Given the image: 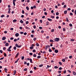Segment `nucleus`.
Instances as JSON below:
<instances>
[{
    "label": "nucleus",
    "instance_id": "44",
    "mask_svg": "<svg viewBox=\"0 0 76 76\" xmlns=\"http://www.w3.org/2000/svg\"><path fill=\"white\" fill-rule=\"evenodd\" d=\"M24 64H27V63H26V62L25 61L24 63Z\"/></svg>",
    "mask_w": 76,
    "mask_h": 76
},
{
    "label": "nucleus",
    "instance_id": "40",
    "mask_svg": "<svg viewBox=\"0 0 76 76\" xmlns=\"http://www.w3.org/2000/svg\"><path fill=\"white\" fill-rule=\"evenodd\" d=\"M26 24H28L29 23V22L28 21H27L26 22Z\"/></svg>",
    "mask_w": 76,
    "mask_h": 76
},
{
    "label": "nucleus",
    "instance_id": "57",
    "mask_svg": "<svg viewBox=\"0 0 76 76\" xmlns=\"http://www.w3.org/2000/svg\"><path fill=\"white\" fill-rule=\"evenodd\" d=\"M68 10H71V9L70 8H68L67 9Z\"/></svg>",
    "mask_w": 76,
    "mask_h": 76
},
{
    "label": "nucleus",
    "instance_id": "19",
    "mask_svg": "<svg viewBox=\"0 0 76 76\" xmlns=\"http://www.w3.org/2000/svg\"><path fill=\"white\" fill-rule=\"evenodd\" d=\"M25 28H26V29H29V27H28L26 26L25 27Z\"/></svg>",
    "mask_w": 76,
    "mask_h": 76
},
{
    "label": "nucleus",
    "instance_id": "52",
    "mask_svg": "<svg viewBox=\"0 0 76 76\" xmlns=\"http://www.w3.org/2000/svg\"><path fill=\"white\" fill-rule=\"evenodd\" d=\"M34 70H36L37 69V67H34Z\"/></svg>",
    "mask_w": 76,
    "mask_h": 76
},
{
    "label": "nucleus",
    "instance_id": "26",
    "mask_svg": "<svg viewBox=\"0 0 76 76\" xmlns=\"http://www.w3.org/2000/svg\"><path fill=\"white\" fill-rule=\"evenodd\" d=\"M54 68L55 69H58V66H54Z\"/></svg>",
    "mask_w": 76,
    "mask_h": 76
},
{
    "label": "nucleus",
    "instance_id": "55",
    "mask_svg": "<svg viewBox=\"0 0 76 76\" xmlns=\"http://www.w3.org/2000/svg\"><path fill=\"white\" fill-rule=\"evenodd\" d=\"M33 28H34V29H35L36 28V26H33Z\"/></svg>",
    "mask_w": 76,
    "mask_h": 76
},
{
    "label": "nucleus",
    "instance_id": "63",
    "mask_svg": "<svg viewBox=\"0 0 76 76\" xmlns=\"http://www.w3.org/2000/svg\"><path fill=\"white\" fill-rule=\"evenodd\" d=\"M43 10L44 11H46V9L45 8H44L43 9Z\"/></svg>",
    "mask_w": 76,
    "mask_h": 76
},
{
    "label": "nucleus",
    "instance_id": "30",
    "mask_svg": "<svg viewBox=\"0 0 76 76\" xmlns=\"http://www.w3.org/2000/svg\"><path fill=\"white\" fill-rule=\"evenodd\" d=\"M48 20H49V21H51L52 20L50 18H48Z\"/></svg>",
    "mask_w": 76,
    "mask_h": 76
},
{
    "label": "nucleus",
    "instance_id": "4",
    "mask_svg": "<svg viewBox=\"0 0 76 76\" xmlns=\"http://www.w3.org/2000/svg\"><path fill=\"white\" fill-rule=\"evenodd\" d=\"M19 60V58H18L17 60L15 62V63H16Z\"/></svg>",
    "mask_w": 76,
    "mask_h": 76
},
{
    "label": "nucleus",
    "instance_id": "2",
    "mask_svg": "<svg viewBox=\"0 0 76 76\" xmlns=\"http://www.w3.org/2000/svg\"><path fill=\"white\" fill-rule=\"evenodd\" d=\"M55 53H58V50L57 49L55 50Z\"/></svg>",
    "mask_w": 76,
    "mask_h": 76
},
{
    "label": "nucleus",
    "instance_id": "1",
    "mask_svg": "<svg viewBox=\"0 0 76 76\" xmlns=\"http://www.w3.org/2000/svg\"><path fill=\"white\" fill-rule=\"evenodd\" d=\"M59 40H60L59 38H56L54 40L55 41H58Z\"/></svg>",
    "mask_w": 76,
    "mask_h": 76
},
{
    "label": "nucleus",
    "instance_id": "58",
    "mask_svg": "<svg viewBox=\"0 0 76 76\" xmlns=\"http://www.w3.org/2000/svg\"><path fill=\"white\" fill-rule=\"evenodd\" d=\"M0 52L1 53H3V51L2 50H0Z\"/></svg>",
    "mask_w": 76,
    "mask_h": 76
},
{
    "label": "nucleus",
    "instance_id": "14",
    "mask_svg": "<svg viewBox=\"0 0 76 76\" xmlns=\"http://www.w3.org/2000/svg\"><path fill=\"white\" fill-rule=\"evenodd\" d=\"M33 57H37V55L35 54H34L33 55Z\"/></svg>",
    "mask_w": 76,
    "mask_h": 76
},
{
    "label": "nucleus",
    "instance_id": "17",
    "mask_svg": "<svg viewBox=\"0 0 76 76\" xmlns=\"http://www.w3.org/2000/svg\"><path fill=\"white\" fill-rule=\"evenodd\" d=\"M49 52H52V50H51L50 48H49Z\"/></svg>",
    "mask_w": 76,
    "mask_h": 76
},
{
    "label": "nucleus",
    "instance_id": "59",
    "mask_svg": "<svg viewBox=\"0 0 76 76\" xmlns=\"http://www.w3.org/2000/svg\"><path fill=\"white\" fill-rule=\"evenodd\" d=\"M27 66H29V63H27Z\"/></svg>",
    "mask_w": 76,
    "mask_h": 76
},
{
    "label": "nucleus",
    "instance_id": "51",
    "mask_svg": "<svg viewBox=\"0 0 76 76\" xmlns=\"http://www.w3.org/2000/svg\"><path fill=\"white\" fill-rule=\"evenodd\" d=\"M14 39V38L13 37H11L10 38V39H11V40H12V39Z\"/></svg>",
    "mask_w": 76,
    "mask_h": 76
},
{
    "label": "nucleus",
    "instance_id": "25",
    "mask_svg": "<svg viewBox=\"0 0 76 76\" xmlns=\"http://www.w3.org/2000/svg\"><path fill=\"white\" fill-rule=\"evenodd\" d=\"M70 41H75V39H70Z\"/></svg>",
    "mask_w": 76,
    "mask_h": 76
},
{
    "label": "nucleus",
    "instance_id": "24",
    "mask_svg": "<svg viewBox=\"0 0 76 76\" xmlns=\"http://www.w3.org/2000/svg\"><path fill=\"white\" fill-rule=\"evenodd\" d=\"M17 21V20H13V22H16Z\"/></svg>",
    "mask_w": 76,
    "mask_h": 76
},
{
    "label": "nucleus",
    "instance_id": "32",
    "mask_svg": "<svg viewBox=\"0 0 76 76\" xmlns=\"http://www.w3.org/2000/svg\"><path fill=\"white\" fill-rule=\"evenodd\" d=\"M50 42H54V41H53V40L52 39L50 40Z\"/></svg>",
    "mask_w": 76,
    "mask_h": 76
},
{
    "label": "nucleus",
    "instance_id": "11",
    "mask_svg": "<svg viewBox=\"0 0 76 76\" xmlns=\"http://www.w3.org/2000/svg\"><path fill=\"white\" fill-rule=\"evenodd\" d=\"M73 75H76V73L75 72V71H73Z\"/></svg>",
    "mask_w": 76,
    "mask_h": 76
},
{
    "label": "nucleus",
    "instance_id": "48",
    "mask_svg": "<svg viewBox=\"0 0 76 76\" xmlns=\"http://www.w3.org/2000/svg\"><path fill=\"white\" fill-rule=\"evenodd\" d=\"M22 46V45H18V48H20Z\"/></svg>",
    "mask_w": 76,
    "mask_h": 76
},
{
    "label": "nucleus",
    "instance_id": "33",
    "mask_svg": "<svg viewBox=\"0 0 76 76\" xmlns=\"http://www.w3.org/2000/svg\"><path fill=\"white\" fill-rule=\"evenodd\" d=\"M61 73V71H58V73L60 74V73Z\"/></svg>",
    "mask_w": 76,
    "mask_h": 76
},
{
    "label": "nucleus",
    "instance_id": "13",
    "mask_svg": "<svg viewBox=\"0 0 76 76\" xmlns=\"http://www.w3.org/2000/svg\"><path fill=\"white\" fill-rule=\"evenodd\" d=\"M4 57H6V56H7V55L6 53H4Z\"/></svg>",
    "mask_w": 76,
    "mask_h": 76
},
{
    "label": "nucleus",
    "instance_id": "47",
    "mask_svg": "<svg viewBox=\"0 0 76 76\" xmlns=\"http://www.w3.org/2000/svg\"><path fill=\"white\" fill-rule=\"evenodd\" d=\"M35 51H35V50H33V53H35Z\"/></svg>",
    "mask_w": 76,
    "mask_h": 76
},
{
    "label": "nucleus",
    "instance_id": "42",
    "mask_svg": "<svg viewBox=\"0 0 76 76\" xmlns=\"http://www.w3.org/2000/svg\"><path fill=\"white\" fill-rule=\"evenodd\" d=\"M30 73H33V71H30Z\"/></svg>",
    "mask_w": 76,
    "mask_h": 76
},
{
    "label": "nucleus",
    "instance_id": "6",
    "mask_svg": "<svg viewBox=\"0 0 76 76\" xmlns=\"http://www.w3.org/2000/svg\"><path fill=\"white\" fill-rule=\"evenodd\" d=\"M19 34L18 33H16L15 34V36L17 37H18V36H19Z\"/></svg>",
    "mask_w": 76,
    "mask_h": 76
},
{
    "label": "nucleus",
    "instance_id": "41",
    "mask_svg": "<svg viewBox=\"0 0 76 76\" xmlns=\"http://www.w3.org/2000/svg\"><path fill=\"white\" fill-rule=\"evenodd\" d=\"M69 58H72V56H69Z\"/></svg>",
    "mask_w": 76,
    "mask_h": 76
},
{
    "label": "nucleus",
    "instance_id": "16",
    "mask_svg": "<svg viewBox=\"0 0 76 76\" xmlns=\"http://www.w3.org/2000/svg\"><path fill=\"white\" fill-rule=\"evenodd\" d=\"M26 9L27 10H28L29 9V7L28 6H27L26 7Z\"/></svg>",
    "mask_w": 76,
    "mask_h": 76
},
{
    "label": "nucleus",
    "instance_id": "43",
    "mask_svg": "<svg viewBox=\"0 0 76 76\" xmlns=\"http://www.w3.org/2000/svg\"><path fill=\"white\" fill-rule=\"evenodd\" d=\"M15 46L17 47H18V45L17 44H16L15 45Z\"/></svg>",
    "mask_w": 76,
    "mask_h": 76
},
{
    "label": "nucleus",
    "instance_id": "64",
    "mask_svg": "<svg viewBox=\"0 0 76 76\" xmlns=\"http://www.w3.org/2000/svg\"><path fill=\"white\" fill-rule=\"evenodd\" d=\"M74 13H75V15H76V10H75Z\"/></svg>",
    "mask_w": 76,
    "mask_h": 76
},
{
    "label": "nucleus",
    "instance_id": "10",
    "mask_svg": "<svg viewBox=\"0 0 76 76\" xmlns=\"http://www.w3.org/2000/svg\"><path fill=\"white\" fill-rule=\"evenodd\" d=\"M43 66V64H42L40 65L39 66V67H42Z\"/></svg>",
    "mask_w": 76,
    "mask_h": 76
},
{
    "label": "nucleus",
    "instance_id": "49",
    "mask_svg": "<svg viewBox=\"0 0 76 76\" xmlns=\"http://www.w3.org/2000/svg\"><path fill=\"white\" fill-rule=\"evenodd\" d=\"M69 15H73V13H72V12H71L69 13Z\"/></svg>",
    "mask_w": 76,
    "mask_h": 76
},
{
    "label": "nucleus",
    "instance_id": "20",
    "mask_svg": "<svg viewBox=\"0 0 76 76\" xmlns=\"http://www.w3.org/2000/svg\"><path fill=\"white\" fill-rule=\"evenodd\" d=\"M54 29H52V30H51V32H54Z\"/></svg>",
    "mask_w": 76,
    "mask_h": 76
},
{
    "label": "nucleus",
    "instance_id": "21",
    "mask_svg": "<svg viewBox=\"0 0 76 76\" xmlns=\"http://www.w3.org/2000/svg\"><path fill=\"white\" fill-rule=\"evenodd\" d=\"M66 20L67 22H69V20L68 19V18H66Z\"/></svg>",
    "mask_w": 76,
    "mask_h": 76
},
{
    "label": "nucleus",
    "instance_id": "37",
    "mask_svg": "<svg viewBox=\"0 0 76 76\" xmlns=\"http://www.w3.org/2000/svg\"><path fill=\"white\" fill-rule=\"evenodd\" d=\"M16 41H17V39H15L14 40V42H16Z\"/></svg>",
    "mask_w": 76,
    "mask_h": 76
},
{
    "label": "nucleus",
    "instance_id": "22",
    "mask_svg": "<svg viewBox=\"0 0 76 76\" xmlns=\"http://www.w3.org/2000/svg\"><path fill=\"white\" fill-rule=\"evenodd\" d=\"M24 71H27L28 70V69H27V68H25L24 69Z\"/></svg>",
    "mask_w": 76,
    "mask_h": 76
},
{
    "label": "nucleus",
    "instance_id": "28",
    "mask_svg": "<svg viewBox=\"0 0 76 76\" xmlns=\"http://www.w3.org/2000/svg\"><path fill=\"white\" fill-rule=\"evenodd\" d=\"M59 64H60V65H62V63H61V62H59Z\"/></svg>",
    "mask_w": 76,
    "mask_h": 76
},
{
    "label": "nucleus",
    "instance_id": "53",
    "mask_svg": "<svg viewBox=\"0 0 76 76\" xmlns=\"http://www.w3.org/2000/svg\"><path fill=\"white\" fill-rule=\"evenodd\" d=\"M62 69V68L60 67L59 68V70H61Z\"/></svg>",
    "mask_w": 76,
    "mask_h": 76
},
{
    "label": "nucleus",
    "instance_id": "7",
    "mask_svg": "<svg viewBox=\"0 0 76 76\" xmlns=\"http://www.w3.org/2000/svg\"><path fill=\"white\" fill-rule=\"evenodd\" d=\"M46 48H50V46L49 45H47L46 46Z\"/></svg>",
    "mask_w": 76,
    "mask_h": 76
},
{
    "label": "nucleus",
    "instance_id": "45",
    "mask_svg": "<svg viewBox=\"0 0 76 76\" xmlns=\"http://www.w3.org/2000/svg\"><path fill=\"white\" fill-rule=\"evenodd\" d=\"M22 60H23L24 59V56H22L21 58Z\"/></svg>",
    "mask_w": 76,
    "mask_h": 76
},
{
    "label": "nucleus",
    "instance_id": "34",
    "mask_svg": "<svg viewBox=\"0 0 76 76\" xmlns=\"http://www.w3.org/2000/svg\"><path fill=\"white\" fill-rule=\"evenodd\" d=\"M4 16V15H2L1 16V18H3Z\"/></svg>",
    "mask_w": 76,
    "mask_h": 76
},
{
    "label": "nucleus",
    "instance_id": "27",
    "mask_svg": "<svg viewBox=\"0 0 76 76\" xmlns=\"http://www.w3.org/2000/svg\"><path fill=\"white\" fill-rule=\"evenodd\" d=\"M34 41H35L37 40V38L36 37H34L33 39Z\"/></svg>",
    "mask_w": 76,
    "mask_h": 76
},
{
    "label": "nucleus",
    "instance_id": "35",
    "mask_svg": "<svg viewBox=\"0 0 76 76\" xmlns=\"http://www.w3.org/2000/svg\"><path fill=\"white\" fill-rule=\"evenodd\" d=\"M64 14H66L67 13V11H64Z\"/></svg>",
    "mask_w": 76,
    "mask_h": 76
},
{
    "label": "nucleus",
    "instance_id": "50",
    "mask_svg": "<svg viewBox=\"0 0 76 76\" xmlns=\"http://www.w3.org/2000/svg\"><path fill=\"white\" fill-rule=\"evenodd\" d=\"M44 14L45 15H47V12H44Z\"/></svg>",
    "mask_w": 76,
    "mask_h": 76
},
{
    "label": "nucleus",
    "instance_id": "62",
    "mask_svg": "<svg viewBox=\"0 0 76 76\" xmlns=\"http://www.w3.org/2000/svg\"><path fill=\"white\" fill-rule=\"evenodd\" d=\"M34 31L32 30V31H31V33H32V34H33V33H34Z\"/></svg>",
    "mask_w": 76,
    "mask_h": 76
},
{
    "label": "nucleus",
    "instance_id": "54",
    "mask_svg": "<svg viewBox=\"0 0 76 76\" xmlns=\"http://www.w3.org/2000/svg\"><path fill=\"white\" fill-rule=\"evenodd\" d=\"M4 58V57L1 58H0V60H3V59Z\"/></svg>",
    "mask_w": 76,
    "mask_h": 76
},
{
    "label": "nucleus",
    "instance_id": "5",
    "mask_svg": "<svg viewBox=\"0 0 76 76\" xmlns=\"http://www.w3.org/2000/svg\"><path fill=\"white\" fill-rule=\"evenodd\" d=\"M10 48H9L8 49H7V51H9L10 52V51H11V50H10Z\"/></svg>",
    "mask_w": 76,
    "mask_h": 76
},
{
    "label": "nucleus",
    "instance_id": "12",
    "mask_svg": "<svg viewBox=\"0 0 76 76\" xmlns=\"http://www.w3.org/2000/svg\"><path fill=\"white\" fill-rule=\"evenodd\" d=\"M30 61L31 63H32V59L31 58L30 59Z\"/></svg>",
    "mask_w": 76,
    "mask_h": 76
},
{
    "label": "nucleus",
    "instance_id": "61",
    "mask_svg": "<svg viewBox=\"0 0 76 76\" xmlns=\"http://www.w3.org/2000/svg\"><path fill=\"white\" fill-rule=\"evenodd\" d=\"M66 5H64V8H66Z\"/></svg>",
    "mask_w": 76,
    "mask_h": 76
},
{
    "label": "nucleus",
    "instance_id": "39",
    "mask_svg": "<svg viewBox=\"0 0 76 76\" xmlns=\"http://www.w3.org/2000/svg\"><path fill=\"white\" fill-rule=\"evenodd\" d=\"M29 55H30V56H32V53H29Z\"/></svg>",
    "mask_w": 76,
    "mask_h": 76
},
{
    "label": "nucleus",
    "instance_id": "15",
    "mask_svg": "<svg viewBox=\"0 0 76 76\" xmlns=\"http://www.w3.org/2000/svg\"><path fill=\"white\" fill-rule=\"evenodd\" d=\"M9 45V43H6L5 44L6 46H8Z\"/></svg>",
    "mask_w": 76,
    "mask_h": 76
},
{
    "label": "nucleus",
    "instance_id": "18",
    "mask_svg": "<svg viewBox=\"0 0 76 76\" xmlns=\"http://www.w3.org/2000/svg\"><path fill=\"white\" fill-rule=\"evenodd\" d=\"M20 23H23V21L22 20H21L20 21Z\"/></svg>",
    "mask_w": 76,
    "mask_h": 76
},
{
    "label": "nucleus",
    "instance_id": "9",
    "mask_svg": "<svg viewBox=\"0 0 76 76\" xmlns=\"http://www.w3.org/2000/svg\"><path fill=\"white\" fill-rule=\"evenodd\" d=\"M35 46L34 45V44H33L31 45V47H30V48H33V47H34Z\"/></svg>",
    "mask_w": 76,
    "mask_h": 76
},
{
    "label": "nucleus",
    "instance_id": "8",
    "mask_svg": "<svg viewBox=\"0 0 76 76\" xmlns=\"http://www.w3.org/2000/svg\"><path fill=\"white\" fill-rule=\"evenodd\" d=\"M6 39V37H2V40H5Z\"/></svg>",
    "mask_w": 76,
    "mask_h": 76
},
{
    "label": "nucleus",
    "instance_id": "38",
    "mask_svg": "<svg viewBox=\"0 0 76 76\" xmlns=\"http://www.w3.org/2000/svg\"><path fill=\"white\" fill-rule=\"evenodd\" d=\"M36 45L37 47H38V46H39V44L38 43H36Z\"/></svg>",
    "mask_w": 76,
    "mask_h": 76
},
{
    "label": "nucleus",
    "instance_id": "3",
    "mask_svg": "<svg viewBox=\"0 0 76 76\" xmlns=\"http://www.w3.org/2000/svg\"><path fill=\"white\" fill-rule=\"evenodd\" d=\"M19 53H17V54H16V56H15V58H17V57H18V55H19Z\"/></svg>",
    "mask_w": 76,
    "mask_h": 76
},
{
    "label": "nucleus",
    "instance_id": "46",
    "mask_svg": "<svg viewBox=\"0 0 76 76\" xmlns=\"http://www.w3.org/2000/svg\"><path fill=\"white\" fill-rule=\"evenodd\" d=\"M69 26H70L71 27V26H72V24H69Z\"/></svg>",
    "mask_w": 76,
    "mask_h": 76
},
{
    "label": "nucleus",
    "instance_id": "23",
    "mask_svg": "<svg viewBox=\"0 0 76 76\" xmlns=\"http://www.w3.org/2000/svg\"><path fill=\"white\" fill-rule=\"evenodd\" d=\"M41 57V56H38L37 57V58H40Z\"/></svg>",
    "mask_w": 76,
    "mask_h": 76
},
{
    "label": "nucleus",
    "instance_id": "31",
    "mask_svg": "<svg viewBox=\"0 0 76 76\" xmlns=\"http://www.w3.org/2000/svg\"><path fill=\"white\" fill-rule=\"evenodd\" d=\"M14 74H16V70H14Z\"/></svg>",
    "mask_w": 76,
    "mask_h": 76
},
{
    "label": "nucleus",
    "instance_id": "29",
    "mask_svg": "<svg viewBox=\"0 0 76 76\" xmlns=\"http://www.w3.org/2000/svg\"><path fill=\"white\" fill-rule=\"evenodd\" d=\"M62 61L63 62H65V59H62Z\"/></svg>",
    "mask_w": 76,
    "mask_h": 76
},
{
    "label": "nucleus",
    "instance_id": "36",
    "mask_svg": "<svg viewBox=\"0 0 76 76\" xmlns=\"http://www.w3.org/2000/svg\"><path fill=\"white\" fill-rule=\"evenodd\" d=\"M56 15H59V13H58V12H57L56 13Z\"/></svg>",
    "mask_w": 76,
    "mask_h": 76
},
{
    "label": "nucleus",
    "instance_id": "60",
    "mask_svg": "<svg viewBox=\"0 0 76 76\" xmlns=\"http://www.w3.org/2000/svg\"><path fill=\"white\" fill-rule=\"evenodd\" d=\"M51 18H54V16H51Z\"/></svg>",
    "mask_w": 76,
    "mask_h": 76
},
{
    "label": "nucleus",
    "instance_id": "56",
    "mask_svg": "<svg viewBox=\"0 0 76 76\" xmlns=\"http://www.w3.org/2000/svg\"><path fill=\"white\" fill-rule=\"evenodd\" d=\"M66 73V71L65 70V71H64V74H65V73Z\"/></svg>",
    "mask_w": 76,
    "mask_h": 76
}]
</instances>
